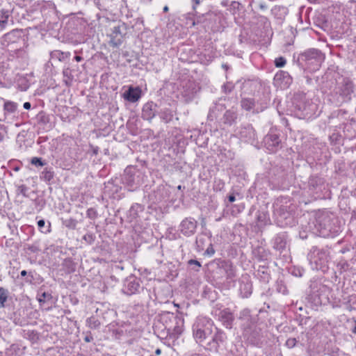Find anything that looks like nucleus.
I'll use <instances>...</instances> for the list:
<instances>
[{
    "label": "nucleus",
    "instance_id": "obj_1",
    "mask_svg": "<svg viewBox=\"0 0 356 356\" xmlns=\"http://www.w3.org/2000/svg\"><path fill=\"white\" fill-rule=\"evenodd\" d=\"M140 96L141 90L139 88L131 86L123 94V97L130 102H136L140 98Z\"/></svg>",
    "mask_w": 356,
    "mask_h": 356
},
{
    "label": "nucleus",
    "instance_id": "obj_2",
    "mask_svg": "<svg viewBox=\"0 0 356 356\" xmlns=\"http://www.w3.org/2000/svg\"><path fill=\"white\" fill-rule=\"evenodd\" d=\"M111 40L109 41L110 45L113 47H118L122 42V34L120 31V26H115L112 33L110 35Z\"/></svg>",
    "mask_w": 356,
    "mask_h": 356
},
{
    "label": "nucleus",
    "instance_id": "obj_3",
    "mask_svg": "<svg viewBox=\"0 0 356 356\" xmlns=\"http://www.w3.org/2000/svg\"><path fill=\"white\" fill-rule=\"evenodd\" d=\"M264 142L268 149L274 151V149L280 143V139L278 136L276 134H269L265 137Z\"/></svg>",
    "mask_w": 356,
    "mask_h": 356
},
{
    "label": "nucleus",
    "instance_id": "obj_4",
    "mask_svg": "<svg viewBox=\"0 0 356 356\" xmlns=\"http://www.w3.org/2000/svg\"><path fill=\"white\" fill-rule=\"evenodd\" d=\"M302 57H305L306 60H310L312 59H317L321 61L323 59V56L321 52L316 49H310L302 54Z\"/></svg>",
    "mask_w": 356,
    "mask_h": 356
},
{
    "label": "nucleus",
    "instance_id": "obj_5",
    "mask_svg": "<svg viewBox=\"0 0 356 356\" xmlns=\"http://www.w3.org/2000/svg\"><path fill=\"white\" fill-rule=\"evenodd\" d=\"M181 227L192 232L195 228V224L191 220H185L181 222Z\"/></svg>",
    "mask_w": 356,
    "mask_h": 356
},
{
    "label": "nucleus",
    "instance_id": "obj_6",
    "mask_svg": "<svg viewBox=\"0 0 356 356\" xmlns=\"http://www.w3.org/2000/svg\"><path fill=\"white\" fill-rule=\"evenodd\" d=\"M221 318L224 321V322H226L228 324H230L231 322L233 321L232 314L227 311L222 312Z\"/></svg>",
    "mask_w": 356,
    "mask_h": 356
},
{
    "label": "nucleus",
    "instance_id": "obj_7",
    "mask_svg": "<svg viewBox=\"0 0 356 356\" xmlns=\"http://www.w3.org/2000/svg\"><path fill=\"white\" fill-rule=\"evenodd\" d=\"M17 105L15 103L12 102H7L4 104V109L8 111L13 113L15 111Z\"/></svg>",
    "mask_w": 356,
    "mask_h": 356
},
{
    "label": "nucleus",
    "instance_id": "obj_8",
    "mask_svg": "<svg viewBox=\"0 0 356 356\" xmlns=\"http://www.w3.org/2000/svg\"><path fill=\"white\" fill-rule=\"evenodd\" d=\"M9 17V12L8 10H2L1 11V17L0 18V25L1 26H4L7 23V19Z\"/></svg>",
    "mask_w": 356,
    "mask_h": 356
},
{
    "label": "nucleus",
    "instance_id": "obj_9",
    "mask_svg": "<svg viewBox=\"0 0 356 356\" xmlns=\"http://www.w3.org/2000/svg\"><path fill=\"white\" fill-rule=\"evenodd\" d=\"M87 323L90 328H97L100 325V322L92 317L87 320Z\"/></svg>",
    "mask_w": 356,
    "mask_h": 356
},
{
    "label": "nucleus",
    "instance_id": "obj_10",
    "mask_svg": "<svg viewBox=\"0 0 356 356\" xmlns=\"http://www.w3.org/2000/svg\"><path fill=\"white\" fill-rule=\"evenodd\" d=\"M224 117L225 118V123H229V124H230L232 122H233L235 120V118H236L235 114L234 113L230 112V111H227L225 113Z\"/></svg>",
    "mask_w": 356,
    "mask_h": 356
},
{
    "label": "nucleus",
    "instance_id": "obj_11",
    "mask_svg": "<svg viewBox=\"0 0 356 356\" xmlns=\"http://www.w3.org/2000/svg\"><path fill=\"white\" fill-rule=\"evenodd\" d=\"M7 295L3 288H0V307L4 306V302L6 301Z\"/></svg>",
    "mask_w": 356,
    "mask_h": 356
},
{
    "label": "nucleus",
    "instance_id": "obj_12",
    "mask_svg": "<svg viewBox=\"0 0 356 356\" xmlns=\"http://www.w3.org/2000/svg\"><path fill=\"white\" fill-rule=\"evenodd\" d=\"M195 337L197 339H199L200 341H202V339L205 338V333L201 329H197L195 333Z\"/></svg>",
    "mask_w": 356,
    "mask_h": 356
},
{
    "label": "nucleus",
    "instance_id": "obj_13",
    "mask_svg": "<svg viewBox=\"0 0 356 356\" xmlns=\"http://www.w3.org/2000/svg\"><path fill=\"white\" fill-rule=\"evenodd\" d=\"M253 103L250 100L245 99L242 101V106L246 109L250 110L252 107Z\"/></svg>",
    "mask_w": 356,
    "mask_h": 356
},
{
    "label": "nucleus",
    "instance_id": "obj_14",
    "mask_svg": "<svg viewBox=\"0 0 356 356\" xmlns=\"http://www.w3.org/2000/svg\"><path fill=\"white\" fill-rule=\"evenodd\" d=\"M275 63L276 67H282L285 65L286 60L284 58L280 57L275 60Z\"/></svg>",
    "mask_w": 356,
    "mask_h": 356
},
{
    "label": "nucleus",
    "instance_id": "obj_15",
    "mask_svg": "<svg viewBox=\"0 0 356 356\" xmlns=\"http://www.w3.org/2000/svg\"><path fill=\"white\" fill-rule=\"evenodd\" d=\"M296 343V339L295 338H291V339H289L286 342V345L289 347V348H293L295 346Z\"/></svg>",
    "mask_w": 356,
    "mask_h": 356
},
{
    "label": "nucleus",
    "instance_id": "obj_16",
    "mask_svg": "<svg viewBox=\"0 0 356 356\" xmlns=\"http://www.w3.org/2000/svg\"><path fill=\"white\" fill-rule=\"evenodd\" d=\"M31 163L33 165H40V166H42L44 165V163H42L41 159L39 158H37V157H33L31 159Z\"/></svg>",
    "mask_w": 356,
    "mask_h": 356
},
{
    "label": "nucleus",
    "instance_id": "obj_17",
    "mask_svg": "<svg viewBox=\"0 0 356 356\" xmlns=\"http://www.w3.org/2000/svg\"><path fill=\"white\" fill-rule=\"evenodd\" d=\"M233 88V85L231 83H227L223 86V89L225 92H230Z\"/></svg>",
    "mask_w": 356,
    "mask_h": 356
},
{
    "label": "nucleus",
    "instance_id": "obj_18",
    "mask_svg": "<svg viewBox=\"0 0 356 356\" xmlns=\"http://www.w3.org/2000/svg\"><path fill=\"white\" fill-rule=\"evenodd\" d=\"M47 296H49V295H48L47 293H46L45 292L43 293L40 297L38 298V301L40 302H44L45 301V298Z\"/></svg>",
    "mask_w": 356,
    "mask_h": 356
},
{
    "label": "nucleus",
    "instance_id": "obj_19",
    "mask_svg": "<svg viewBox=\"0 0 356 356\" xmlns=\"http://www.w3.org/2000/svg\"><path fill=\"white\" fill-rule=\"evenodd\" d=\"M188 264L190 265H192V264H194V265H196L198 267H200L201 266V264L198 261H196V260H193V259H191L188 261Z\"/></svg>",
    "mask_w": 356,
    "mask_h": 356
},
{
    "label": "nucleus",
    "instance_id": "obj_20",
    "mask_svg": "<svg viewBox=\"0 0 356 356\" xmlns=\"http://www.w3.org/2000/svg\"><path fill=\"white\" fill-rule=\"evenodd\" d=\"M76 225L75 221L73 220H70L68 223H66V226L71 227L74 228Z\"/></svg>",
    "mask_w": 356,
    "mask_h": 356
},
{
    "label": "nucleus",
    "instance_id": "obj_21",
    "mask_svg": "<svg viewBox=\"0 0 356 356\" xmlns=\"http://www.w3.org/2000/svg\"><path fill=\"white\" fill-rule=\"evenodd\" d=\"M193 10H195L196 6L200 3V0H193Z\"/></svg>",
    "mask_w": 356,
    "mask_h": 356
},
{
    "label": "nucleus",
    "instance_id": "obj_22",
    "mask_svg": "<svg viewBox=\"0 0 356 356\" xmlns=\"http://www.w3.org/2000/svg\"><path fill=\"white\" fill-rule=\"evenodd\" d=\"M44 177H45V178H46L47 179L50 180V179L52 178L53 175H52L51 172H47L45 173Z\"/></svg>",
    "mask_w": 356,
    "mask_h": 356
},
{
    "label": "nucleus",
    "instance_id": "obj_23",
    "mask_svg": "<svg viewBox=\"0 0 356 356\" xmlns=\"http://www.w3.org/2000/svg\"><path fill=\"white\" fill-rule=\"evenodd\" d=\"M38 227H42L44 225V221L43 220H40L38 222Z\"/></svg>",
    "mask_w": 356,
    "mask_h": 356
},
{
    "label": "nucleus",
    "instance_id": "obj_24",
    "mask_svg": "<svg viewBox=\"0 0 356 356\" xmlns=\"http://www.w3.org/2000/svg\"><path fill=\"white\" fill-rule=\"evenodd\" d=\"M24 108L25 109H29L31 108V104L29 102H25L24 104Z\"/></svg>",
    "mask_w": 356,
    "mask_h": 356
},
{
    "label": "nucleus",
    "instance_id": "obj_25",
    "mask_svg": "<svg viewBox=\"0 0 356 356\" xmlns=\"http://www.w3.org/2000/svg\"><path fill=\"white\" fill-rule=\"evenodd\" d=\"M228 198L230 202H233L235 201V197L234 195H230Z\"/></svg>",
    "mask_w": 356,
    "mask_h": 356
},
{
    "label": "nucleus",
    "instance_id": "obj_26",
    "mask_svg": "<svg viewBox=\"0 0 356 356\" xmlns=\"http://www.w3.org/2000/svg\"><path fill=\"white\" fill-rule=\"evenodd\" d=\"M25 187L24 186H21L19 187L20 192L23 193L24 195H25Z\"/></svg>",
    "mask_w": 356,
    "mask_h": 356
},
{
    "label": "nucleus",
    "instance_id": "obj_27",
    "mask_svg": "<svg viewBox=\"0 0 356 356\" xmlns=\"http://www.w3.org/2000/svg\"><path fill=\"white\" fill-rule=\"evenodd\" d=\"M92 339V338L91 337H90V336H87L85 338V341H87V342H90Z\"/></svg>",
    "mask_w": 356,
    "mask_h": 356
},
{
    "label": "nucleus",
    "instance_id": "obj_28",
    "mask_svg": "<svg viewBox=\"0 0 356 356\" xmlns=\"http://www.w3.org/2000/svg\"><path fill=\"white\" fill-rule=\"evenodd\" d=\"M74 58L76 61H81L82 60V58L79 56H76Z\"/></svg>",
    "mask_w": 356,
    "mask_h": 356
},
{
    "label": "nucleus",
    "instance_id": "obj_29",
    "mask_svg": "<svg viewBox=\"0 0 356 356\" xmlns=\"http://www.w3.org/2000/svg\"><path fill=\"white\" fill-rule=\"evenodd\" d=\"M26 274H27V273H26V270H22V271L21 272V275H22V276H25V275H26Z\"/></svg>",
    "mask_w": 356,
    "mask_h": 356
},
{
    "label": "nucleus",
    "instance_id": "obj_30",
    "mask_svg": "<svg viewBox=\"0 0 356 356\" xmlns=\"http://www.w3.org/2000/svg\"><path fill=\"white\" fill-rule=\"evenodd\" d=\"M106 314H109V315H113V312L112 310H108L106 312Z\"/></svg>",
    "mask_w": 356,
    "mask_h": 356
},
{
    "label": "nucleus",
    "instance_id": "obj_31",
    "mask_svg": "<svg viewBox=\"0 0 356 356\" xmlns=\"http://www.w3.org/2000/svg\"><path fill=\"white\" fill-rule=\"evenodd\" d=\"M155 353L156 355H160L161 354V350L160 349H156V351H155Z\"/></svg>",
    "mask_w": 356,
    "mask_h": 356
},
{
    "label": "nucleus",
    "instance_id": "obj_32",
    "mask_svg": "<svg viewBox=\"0 0 356 356\" xmlns=\"http://www.w3.org/2000/svg\"><path fill=\"white\" fill-rule=\"evenodd\" d=\"M168 10V6H165V7L163 8V11H164V12H167Z\"/></svg>",
    "mask_w": 356,
    "mask_h": 356
},
{
    "label": "nucleus",
    "instance_id": "obj_33",
    "mask_svg": "<svg viewBox=\"0 0 356 356\" xmlns=\"http://www.w3.org/2000/svg\"><path fill=\"white\" fill-rule=\"evenodd\" d=\"M353 332L356 334V325L355 326V327L353 329Z\"/></svg>",
    "mask_w": 356,
    "mask_h": 356
},
{
    "label": "nucleus",
    "instance_id": "obj_34",
    "mask_svg": "<svg viewBox=\"0 0 356 356\" xmlns=\"http://www.w3.org/2000/svg\"><path fill=\"white\" fill-rule=\"evenodd\" d=\"M3 140V136L0 134V141Z\"/></svg>",
    "mask_w": 356,
    "mask_h": 356
}]
</instances>
